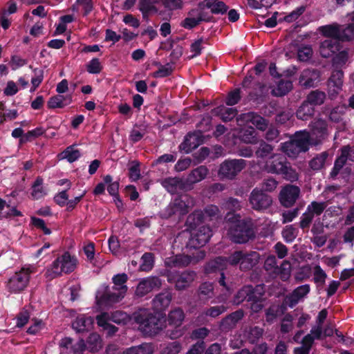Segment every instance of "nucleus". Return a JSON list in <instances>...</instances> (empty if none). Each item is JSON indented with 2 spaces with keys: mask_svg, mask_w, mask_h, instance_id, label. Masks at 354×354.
Masks as SVG:
<instances>
[{
  "mask_svg": "<svg viewBox=\"0 0 354 354\" xmlns=\"http://www.w3.org/2000/svg\"><path fill=\"white\" fill-rule=\"evenodd\" d=\"M241 140L247 144H256L258 142L257 132L253 127L243 129L240 132Z\"/></svg>",
  "mask_w": 354,
  "mask_h": 354,
  "instance_id": "40",
  "label": "nucleus"
},
{
  "mask_svg": "<svg viewBox=\"0 0 354 354\" xmlns=\"http://www.w3.org/2000/svg\"><path fill=\"white\" fill-rule=\"evenodd\" d=\"M128 279V277L126 274H118L113 277V286L112 288L117 289L120 291H122V289H124V293L126 294L127 290V287L125 285Z\"/></svg>",
  "mask_w": 354,
  "mask_h": 354,
  "instance_id": "52",
  "label": "nucleus"
},
{
  "mask_svg": "<svg viewBox=\"0 0 354 354\" xmlns=\"http://www.w3.org/2000/svg\"><path fill=\"white\" fill-rule=\"evenodd\" d=\"M326 94L324 92L315 90L311 91L307 96L306 102L314 106L321 105L324 102Z\"/></svg>",
  "mask_w": 354,
  "mask_h": 354,
  "instance_id": "43",
  "label": "nucleus"
},
{
  "mask_svg": "<svg viewBox=\"0 0 354 354\" xmlns=\"http://www.w3.org/2000/svg\"><path fill=\"white\" fill-rule=\"evenodd\" d=\"M339 189L340 187L337 185L328 186L324 190L322 195L328 203H331L333 198L339 195Z\"/></svg>",
  "mask_w": 354,
  "mask_h": 354,
  "instance_id": "55",
  "label": "nucleus"
},
{
  "mask_svg": "<svg viewBox=\"0 0 354 354\" xmlns=\"http://www.w3.org/2000/svg\"><path fill=\"white\" fill-rule=\"evenodd\" d=\"M32 272V268L29 267L22 268L20 271L15 272L7 283V288L9 291L17 293L24 290L29 282L30 274Z\"/></svg>",
  "mask_w": 354,
  "mask_h": 354,
  "instance_id": "10",
  "label": "nucleus"
},
{
  "mask_svg": "<svg viewBox=\"0 0 354 354\" xmlns=\"http://www.w3.org/2000/svg\"><path fill=\"white\" fill-rule=\"evenodd\" d=\"M124 290V289L123 288L122 289V291H120L112 288L111 290L106 289L103 292L98 291L96 295L97 304L102 306H111L114 303L120 301L125 295Z\"/></svg>",
  "mask_w": 354,
  "mask_h": 354,
  "instance_id": "14",
  "label": "nucleus"
},
{
  "mask_svg": "<svg viewBox=\"0 0 354 354\" xmlns=\"http://www.w3.org/2000/svg\"><path fill=\"white\" fill-rule=\"evenodd\" d=\"M236 120L239 126L252 123L257 129L263 131H265L268 126L267 120L254 112L242 113L237 117Z\"/></svg>",
  "mask_w": 354,
  "mask_h": 354,
  "instance_id": "15",
  "label": "nucleus"
},
{
  "mask_svg": "<svg viewBox=\"0 0 354 354\" xmlns=\"http://www.w3.org/2000/svg\"><path fill=\"white\" fill-rule=\"evenodd\" d=\"M46 194V191L43 186V179L37 177L32 186L31 195L34 199H39Z\"/></svg>",
  "mask_w": 354,
  "mask_h": 354,
  "instance_id": "46",
  "label": "nucleus"
},
{
  "mask_svg": "<svg viewBox=\"0 0 354 354\" xmlns=\"http://www.w3.org/2000/svg\"><path fill=\"white\" fill-rule=\"evenodd\" d=\"M160 0H139V10L142 14L143 18H147L149 14L151 12H157L158 9L155 4Z\"/></svg>",
  "mask_w": 354,
  "mask_h": 354,
  "instance_id": "34",
  "label": "nucleus"
},
{
  "mask_svg": "<svg viewBox=\"0 0 354 354\" xmlns=\"http://www.w3.org/2000/svg\"><path fill=\"white\" fill-rule=\"evenodd\" d=\"M282 170V173H280L279 175H281L284 179L291 182L298 180V173L291 167L290 162L288 161L284 165Z\"/></svg>",
  "mask_w": 354,
  "mask_h": 354,
  "instance_id": "47",
  "label": "nucleus"
},
{
  "mask_svg": "<svg viewBox=\"0 0 354 354\" xmlns=\"http://www.w3.org/2000/svg\"><path fill=\"white\" fill-rule=\"evenodd\" d=\"M343 77L344 73L341 70H335L333 72L328 82V93L330 99L335 98L342 91Z\"/></svg>",
  "mask_w": 354,
  "mask_h": 354,
  "instance_id": "20",
  "label": "nucleus"
},
{
  "mask_svg": "<svg viewBox=\"0 0 354 354\" xmlns=\"http://www.w3.org/2000/svg\"><path fill=\"white\" fill-rule=\"evenodd\" d=\"M132 318L138 325V329L146 335H155L163 328L161 319L148 309H140Z\"/></svg>",
  "mask_w": 354,
  "mask_h": 354,
  "instance_id": "1",
  "label": "nucleus"
},
{
  "mask_svg": "<svg viewBox=\"0 0 354 354\" xmlns=\"http://www.w3.org/2000/svg\"><path fill=\"white\" fill-rule=\"evenodd\" d=\"M274 147L265 142L261 140L259 143V146L255 151V155L257 158L263 159L267 157H270L272 154Z\"/></svg>",
  "mask_w": 354,
  "mask_h": 354,
  "instance_id": "38",
  "label": "nucleus"
},
{
  "mask_svg": "<svg viewBox=\"0 0 354 354\" xmlns=\"http://www.w3.org/2000/svg\"><path fill=\"white\" fill-rule=\"evenodd\" d=\"M164 8L168 11L180 10L183 7V0H161Z\"/></svg>",
  "mask_w": 354,
  "mask_h": 354,
  "instance_id": "59",
  "label": "nucleus"
},
{
  "mask_svg": "<svg viewBox=\"0 0 354 354\" xmlns=\"http://www.w3.org/2000/svg\"><path fill=\"white\" fill-rule=\"evenodd\" d=\"M314 107L306 101L304 102L297 111V117L302 120H308L314 114Z\"/></svg>",
  "mask_w": 354,
  "mask_h": 354,
  "instance_id": "39",
  "label": "nucleus"
},
{
  "mask_svg": "<svg viewBox=\"0 0 354 354\" xmlns=\"http://www.w3.org/2000/svg\"><path fill=\"white\" fill-rule=\"evenodd\" d=\"M110 319H111V322L115 324H125L129 320V317L124 312L115 311L110 314Z\"/></svg>",
  "mask_w": 354,
  "mask_h": 354,
  "instance_id": "62",
  "label": "nucleus"
},
{
  "mask_svg": "<svg viewBox=\"0 0 354 354\" xmlns=\"http://www.w3.org/2000/svg\"><path fill=\"white\" fill-rule=\"evenodd\" d=\"M291 140L295 143L302 152L307 151L310 145H313V138L310 133L307 131L296 132Z\"/></svg>",
  "mask_w": 354,
  "mask_h": 354,
  "instance_id": "25",
  "label": "nucleus"
},
{
  "mask_svg": "<svg viewBox=\"0 0 354 354\" xmlns=\"http://www.w3.org/2000/svg\"><path fill=\"white\" fill-rule=\"evenodd\" d=\"M244 313L242 310H236L222 319L221 328L223 330H228L233 328L236 324L243 317Z\"/></svg>",
  "mask_w": 354,
  "mask_h": 354,
  "instance_id": "28",
  "label": "nucleus"
},
{
  "mask_svg": "<svg viewBox=\"0 0 354 354\" xmlns=\"http://www.w3.org/2000/svg\"><path fill=\"white\" fill-rule=\"evenodd\" d=\"M142 263L140 265V270L142 271H149L153 266L154 263V257L152 253L146 252L141 258Z\"/></svg>",
  "mask_w": 354,
  "mask_h": 354,
  "instance_id": "56",
  "label": "nucleus"
},
{
  "mask_svg": "<svg viewBox=\"0 0 354 354\" xmlns=\"http://www.w3.org/2000/svg\"><path fill=\"white\" fill-rule=\"evenodd\" d=\"M348 59V55L346 50L339 52L333 59V66L338 68L343 66Z\"/></svg>",
  "mask_w": 354,
  "mask_h": 354,
  "instance_id": "60",
  "label": "nucleus"
},
{
  "mask_svg": "<svg viewBox=\"0 0 354 354\" xmlns=\"http://www.w3.org/2000/svg\"><path fill=\"white\" fill-rule=\"evenodd\" d=\"M227 235L236 243H245L255 237L254 225L251 218H244L232 223Z\"/></svg>",
  "mask_w": 354,
  "mask_h": 354,
  "instance_id": "2",
  "label": "nucleus"
},
{
  "mask_svg": "<svg viewBox=\"0 0 354 354\" xmlns=\"http://www.w3.org/2000/svg\"><path fill=\"white\" fill-rule=\"evenodd\" d=\"M249 203L253 209L262 212L271 206L272 198L261 189L254 188L250 194Z\"/></svg>",
  "mask_w": 354,
  "mask_h": 354,
  "instance_id": "11",
  "label": "nucleus"
},
{
  "mask_svg": "<svg viewBox=\"0 0 354 354\" xmlns=\"http://www.w3.org/2000/svg\"><path fill=\"white\" fill-rule=\"evenodd\" d=\"M201 224L194 225L191 231L190 237L187 246L193 248H199L205 245L212 235L211 228L205 225ZM194 227V225H190Z\"/></svg>",
  "mask_w": 354,
  "mask_h": 354,
  "instance_id": "8",
  "label": "nucleus"
},
{
  "mask_svg": "<svg viewBox=\"0 0 354 354\" xmlns=\"http://www.w3.org/2000/svg\"><path fill=\"white\" fill-rule=\"evenodd\" d=\"M341 151V156L335 162L334 167L331 171L332 176H336L348 159L349 146L344 147Z\"/></svg>",
  "mask_w": 354,
  "mask_h": 354,
  "instance_id": "35",
  "label": "nucleus"
},
{
  "mask_svg": "<svg viewBox=\"0 0 354 354\" xmlns=\"http://www.w3.org/2000/svg\"><path fill=\"white\" fill-rule=\"evenodd\" d=\"M310 290L308 284L297 287L291 294L286 296V303L290 308H293L309 293Z\"/></svg>",
  "mask_w": 354,
  "mask_h": 354,
  "instance_id": "22",
  "label": "nucleus"
},
{
  "mask_svg": "<svg viewBox=\"0 0 354 354\" xmlns=\"http://www.w3.org/2000/svg\"><path fill=\"white\" fill-rule=\"evenodd\" d=\"M219 209L217 206L210 205L207 206L204 211L195 210L187 218L189 225H196L207 219L212 220L218 216Z\"/></svg>",
  "mask_w": 354,
  "mask_h": 354,
  "instance_id": "12",
  "label": "nucleus"
},
{
  "mask_svg": "<svg viewBox=\"0 0 354 354\" xmlns=\"http://www.w3.org/2000/svg\"><path fill=\"white\" fill-rule=\"evenodd\" d=\"M264 268L270 274H274L278 270L276 257L274 255L268 256L264 263Z\"/></svg>",
  "mask_w": 354,
  "mask_h": 354,
  "instance_id": "61",
  "label": "nucleus"
},
{
  "mask_svg": "<svg viewBox=\"0 0 354 354\" xmlns=\"http://www.w3.org/2000/svg\"><path fill=\"white\" fill-rule=\"evenodd\" d=\"M196 274L194 271H168L166 274L167 281L174 283L175 288L183 290L188 288L194 281Z\"/></svg>",
  "mask_w": 354,
  "mask_h": 354,
  "instance_id": "9",
  "label": "nucleus"
},
{
  "mask_svg": "<svg viewBox=\"0 0 354 354\" xmlns=\"http://www.w3.org/2000/svg\"><path fill=\"white\" fill-rule=\"evenodd\" d=\"M300 189L295 185H287L284 187L280 192V202L286 207H291L294 205L299 197Z\"/></svg>",
  "mask_w": 354,
  "mask_h": 354,
  "instance_id": "19",
  "label": "nucleus"
},
{
  "mask_svg": "<svg viewBox=\"0 0 354 354\" xmlns=\"http://www.w3.org/2000/svg\"><path fill=\"white\" fill-rule=\"evenodd\" d=\"M205 257V252L203 250H196L191 255L180 254L167 258L165 264L170 268H184L198 263Z\"/></svg>",
  "mask_w": 354,
  "mask_h": 354,
  "instance_id": "5",
  "label": "nucleus"
},
{
  "mask_svg": "<svg viewBox=\"0 0 354 354\" xmlns=\"http://www.w3.org/2000/svg\"><path fill=\"white\" fill-rule=\"evenodd\" d=\"M162 186L170 194H174L183 191L185 187L183 180L178 177H168L160 182Z\"/></svg>",
  "mask_w": 354,
  "mask_h": 354,
  "instance_id": "24",
  "label": "nucleus"
},
{
  "mask_svg": "<svg viewBox=\"0 0 354 354\" xmlns=\"http://www.w3.org/2000/svg\"><path fill=\"white\" fill-rule=\"evenodd\" d=\"M291 274V265L288 261H283L274 275L279 276L281 279L286 281L289 279Z\"/></svg>",
  "mask_w": 354,
  "mask_h": 354,
  "instance_id": "48",
  "label": "nucleus"
},
{
  "mask_svg": "<svg viewBox=\"0 0 354 354\" xmlns=\"http://www.w3.org/2000/svg\"><path fill=\"white\" fill-rule=\"evenodd\" d=\"M263 287L261 286L253 288L252 286H245L243 287L235 295L234 303L239 305L244 300L257 301L261 299L263 295Z\"/></svg>",
  "mask_w": 354,
  "mask_h": 354,
  "instance_id": "13",
  "label": "nucleus"
},
{
  "mask_svg": "<svg viewBox=\"0 0 354 354\" xmlns=\"http://www.w3.org/2000/svg\"><path fill=\"white\" fill-rule=\"evenodd\" d=\"M292 88V84L290 80H281L277 88L272 90L274 95L283 96L288 93Z\"/></svg>",
  "mask_w": 354,
  "mask_h": 354,
  "instance_id": "51",
  "label": "nucleus"
},
{
  "mask_svg": "<svg viewBox=\"0 0 354 354\" xmlns=\"http://www.w3.org/2000/svg\"><path fill=\"white\" fill-rule=\"evenodd\" d=\"M87 345L93 352L99 351L102 347V340L100 335L96 333L91 334L87 339Z\"/></svg>",
  "mask_w": 354,
  "mask_h": 354,
  "instance_id": "53",
  "label": "nucleus"
},
{
  "mask_svg": "<svg viewBox=\"0 0 354 354\" xmlns=\"http://www.w3.org/2000/svg\"><path fill=\"white\" fill-rule=\"evenodd\" d=\"M78 265V260L74 255L68 252H64L58 257L52 264L46 269L45 275L51 280L62 276V274L73 272Z\"/></svg>",
  "mask_w": 354,
  "mask_h": 354,
  "instance_id": "3",
  "label": "nucleus"
},
{
  "mask_svg": "<svg viewBox=\"0 0 354 354\" xmlns=\"http://www.w3.org/2000/svg\"><path fill=\"white\" fill-rule=\"evenodd\" d=\"M203 142V136L201 131H197L194 133H188L180 144L179 148L180 151L189 153L193 149L197 148Z\"/></svg>",
  "mask_w": 354,
  "mask_h": 354,
  "instance_id": "18",
  "label": "nucleus"
},
{
  "mask_svg": "<svg viewBox=\"0 0 354 354\" xmlns=\"http://www.w3.org/2000/svg\"><path fill=\"white\" fill-rule=\"evenodd\" d=\"M72 101V97L70 95H57L50 98L48 102V106L50 109L63 108L64 106L69 104Z\"/></svg>",
  "mask_w": 354,
  "mask_h": 354,
  "instance_id": "33",
  "label": "nucleus"
},
{
  "mask_svg": "<svg viewBox=\"0 0 354 354\" xmlns=\"http://www.w3.org/2000/svg\"><path fill=\"white\" fill-rule=\"evenodd\" d=\"M245 167L246 160L243 159L225 160L220 165L218 175L221 179L234 180Z\"/></svg>",
  "mask_w": 354,
  "mask_h": 354,
  "instance_id": "7",
  "label": "nucleus"
},
{
  "mask_svg": "<svg viewBox=\"0 0 354 354\" xmlns=\"http://www.w3.org/2000/svg\"><path fill=\"white\" fill-rule=\"evenodd\" d=\"M281 149L290 158H296L300 153H302L301 149L291 140L281 143Z\"/></svg>",
  "mask_w": 354,
  "mask_h": 354,
  "instance_id": "45",
  "label": "nucleus"
},
{
  "mask_svg": "<svg viewBox=\"0 0 354 354\" xmlns=\"http://www.w3.org/2000/svg\"><path fill=\"white\" fill-rule=\"evenodd\" d=\"M212 113L214 115H221L222 120L227 122L232 120L236 115L237 110L235 108L221 106L213 109Z\"/></svg>",
  "mask_w": 354,
  "mask_h": 354,
  "instance_id": "36",
  "label": "nucleus"
},
{
  "mask_svg": "<svg viewBox=\"0 0 354 354\" xmlns=\"http://www.w3.org/2000/svg\"><path fill=\"white\" fill-rule=\"evenodd\" d=\"M209 173V169L203 165L193 169L188 175L187 181L190 184H195L204 180Z\"/></svg>",
  "mask_w": 354,
  "mask_h": 354,
  "instance_id": "32",
  "label": "nucleus"
},
{
  "mask_svg": "<svg viewBox=\"0 0 354 354\" xmlns=\"http://www.w3.org/2000/svg\"><path fill=\"white\" fill-rule=\"evenodd\" d=\"M204 9V7L201 6L200 3L197 8L189 10L187 15L200 23L201 21H209L211 17L205 12Z\"/></svg>",
  "mask_w": 354,
  "mask_h": 354,
  "instance_id": "42",
  "label": "nucleus"
},
{
  "mask_svg": "<svg viewBox=\"0 0 354 354\" xmlns=\"http://www.w3.org/2000/svg\"><path fill=\"white\" fill-rule=\"evenodd\" d=\"M195 205L194 197L188 195H181L171 201L161 212V216L165 218L173 215H185Z\"/></svg>",
  "mask_w": 354,
  "mask_h": 354,
  "instance_id": "4",
  "label": "nucleus"
},
{
  "mask_svg": "<svg viewBox=\"0 0 354 354\" xmlns=\"http://www.w3.org/2000/svg\"><path fill=\"white\" fill-rule=\"evenodd\" d=\"M204 8L210 10V12L214 15H223L225 13L228 9L226 4L221 0H204L201 3Z\"/></svg>",
  "mask_w": 354,
  "mask_h": 354,
  "instance_id": "29",
  "label": "nucleus"
},
{
  "mask_svg": "<svg viewBox=\"0 0 354 354\" xmlns=\"http://www.w3.org/2000/svg\"><path fill=\"white\" fill-rule=\"evenodd\" d=\"M64 158L69 162H73L81 156V152L74 145L68 147L63 152Z\"/></svg>",
  "mask_w": 354,
  "mask_h": 354,
  "instance_id": "54",
  "label": "nucleus"
},
{
  "mask_svg": "<svg viewBox=\"0 0 354 354\" xmlns=\"http://www.w3.org/2000/svg\"><path fill=\"white\" fill-rule=\"evenodd\" d=\"M259 261V254L257 252H244L236 251L229 257L231 266L239 264L241 270H249L254 267Z\"/></svg>",
  "mask_w": 354,
  "mask_h": 354,
  "instance_id": "6",
  "label": "nucleus"
},
{
  "mask_svg": "<svg viewBox=\"0 0 354 354\" xmlns=\"http://www.w3.org/2000/svg\"><path fill=\"white\" fill-rule=\"evenodd\" d=\"M161 286V280L157 277L145 278L138 284L135 295L138 297H142L153 290L160 288Z\"/></svg>",
  "mask_w": 354,
  "mask_h": 354,
  "instance_id": "17",
  "label": "nucleus"
},
{
  "mask_svg": "<svg viewBox=\"0 0 354 354\" xmlns=\"http://www.w3.org/2000/svg\"><path fill=\"white\" fill-rule=\"evenodd\" d=\"M328 153L326 151L322 152L315 156L309 162L310 167L313 170H320L325 166Z\"/></svg>",
  "mask_w": 354,
  "mask_h": 354,
  "instance_id": "41",
  "label": "nucleus"
},
{
  "mask_svg": "<svg viewBox=\"0 0 354 354\" xmlns=\"http://www.w3.org/2000/svg\"><path fill=\"white\" fill-rule=\"evenodd\" d=\"M185 314L182 309L177 308L171 310L168 315V322L171 325L179 326L182 324Z\"/></svg>",
  "mask_w": 354,
  "mask_h": 354,
  "instance_id": "44",
  "label": "nucleus"
},
{
  "mask_svg": "<svg viewBox=\"0 0 354 354\" xmlns=\"http://www.w3.org/2000/svg\"><path fill=\"white\" fill-rule=\"evenodd\" d=\"M328 204L330 203L326 201L323 202L313 201L308 206L307 211L312 214L313 216L315 215L319 216L324 211Z\"/></svg>",
  "mask_w": 354,
  "mask_h": 354,
  "instance_id": "50",
  "label": "nucleus"
},
{
  "mask_svg": "<svg viewBox=\"0 0 354 354\" xmlns=\"http://www.w3.org/2000/svg\"><path fill=\"white\" fill-rule=\"evenodd\" d=\"M172 299L171 293L164 291L157 295L153 299V308L157 310L166 309L170 304Z\"/></svg>",
  "mask_w": 354,
  "mask_h": 354,
  "instance_id": "30",
  "label": "nucleus"
},
{
  "mask_svg": "<svg viewBox=\"0 0 354 354\" xmlns=\"http://www.w3.org/2000/svg\"><path fill=\"white\" fill-rule=\"evenodd\" d=\"M298 230L292 225H286L282 231V236L284 240L290 243L297 237Z\"/></svg>",
  "mask_w": 354,
  "mask_h": 354,
  "instance_id": "57",
  "label": "nucleus"
},
{
  "mask_svg": "<svg viewBox=\"0 0 354 354\" xmlns=\"http://www.w3.org/2000/svg\"><path fill=\"white\" fill-rule=\"evenodd\" d=\"M319 80V73L318 71L307 68L301 72L299 84L305 88H310L314 86Z\"/></svg>",
  "mask_w": 354,
  "mask_h": 354,
  "instance_id": "26",
  "label": "nucleus"
},
{
  "mask_svg": "<svg viewBox=\"0 0 354 354\" xmlns=\"http://www.w3.org/2000/svg\"><path fill=\"white\" fill-rule=\"evenodd\" d=\"M133 354H153V348L151 344L144 343L137 346L131 347Z\"/></svg>",
  "mask_w": 354,
  "mask_h": 354,
  "instance_id": "64",
  "label": "nucleus"
},
{
  "mask_svg": "<svg viewBox=\"0 0 354 354\" xmlns=\"http://www.w3.org/2000/svg\"><path fill=\"white\" fill-rule=\"evenodd\" d=\"M213 286L210 283H202L198 290V297L201 299L207 300L209 298H212L214 295L213 292Z\"/></svg>",
  "mask_w": 354,
  "mask_h": 354,
  "instance_id": "49",
  "label": "nucleus"
},
{
  "mask_svg": "<svg viewBox=\"0 0 354 354\" xmlns=\"http://www.w3.org/2000/svg\"><path fill=\"white\" fill-rule=\"evenodd\" d=\"M228 265H230L229 257L227 259L218 257L208 262L205 266V271L207 273L214 272L217 270L223 271L227 268Z\"/></svg>",
  "mask_w": 354,
  "mask_h": 354,
  "instance_id": "31",
  "label": "nucleus"
},
{
  "mask_svg": "<svg viewBox=\"0 0 354 354\" xmlns=\"http://www.w3.org/2000/svg\"><path fill=\"white\" fill-rule=\"evenodd\" d=\"M313 276L314 281L316 283L320 286H323L325 283L327 274L319 265L313 268Z\"/></svg>",
  "mask_w": 354,
  "mask_h": 354,
  "instance_id": "58",
  "label": "nucleus"
},
{
  "mask_svg": "<svg viewBox=\"0 0 354 354\" xmlns=\"http://www.w3.org/2000/svg\"><path fill=\"white\" fill-rule=\"evenodd\" d=\"M93 324V319L85 315H78L72 324L73 328L78 333L89 330Z\"/></svg>",
  "mask_w": 354,
  "mask_h": 354,
  "instance_id": "27",
  "label": "nucleus"
},
{
  "mask_svg": "<svg viewBox=\"0 0 354 354\" xmlns=\"http://www.w3.org/2000/svg\"><path fill=\"white\" fill-rule=\"evenodd\" d=\"M294 318L292 315L288 313L285 315L283 318L281 320V331L283 333H287L291 331L293 329V321Z\"/></svg>",
  "mask_w": 354,
  "mask_h": 354,
  "instance_id": "63",
  "label": "nucleus"
},
{
  "mask_svg": "<svg viewBox=\"0 0 354 354\" xmlns=\"http://www.w3.org/2000/svg\"><path fill=\"white\" fill-rule=\"evenodd\" d=\"M339 39H326L320 44V55L323 57H330L339 50Z\"/></svg>",
  "mask_w": 354,
  "mask_h": 354,
  "instance_id": "23",
  "label": "nucleus"
},
{
  "mask_svg": "<svg viewBox=\"0 0 354 354\" xmlns=\"http://www.w3.org/2000/svg\"><path fill=\"white\" fill-rule=\"evenodd\" d=\"M287 160L285 157L279 154H272L268 160L266 161L264 169L270 174H274L279 175L282 173L283 167Z\"/></svg>",
  "mask_w": 354,
  "mask_h": 354,
  "instance_id": "21",
  "label": "nucleus"
},
{
  "mask_svg": "<svg viewBox=\"0 0 354 354\" xmlns=\"http://www.w3.org/2000/svg\"><path fill=\"white\" fill-rule=\"evenodd\" d=\"M328 125L325 120L318 119L311 123V138L313 145L321 144L328 137Z\"/></svg>",
  "mask_w": 354,
  "mask_h": 354,
  "instance_id": "16",
  "label": "nucleus"
},
{
  "mask_svg": "<svg viewBox=\"0 0 354 354\" xmlns=\"http://www.w3.org/2000/svg\"><path fill=\"white\" fill-rule=\"evenodd\" d=\"M320 32L328 39H336L339 40L340 26L337 24H330L319 28Z\"/></svg>",
  "mask_w": 354,
  "mask_h": 354,
  "instance_id": "37",
  "label": "nucleus"
}]
</instances>
